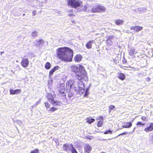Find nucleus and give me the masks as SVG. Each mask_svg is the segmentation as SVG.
<instances>
[{"instance_id":"obj_1","label":"nucleus","mask_w":153,"mask_h":153,"mask_svg":"<svg viewBox=\"0 0 153 153\" xmlns=\"http://www.w3.org/2000/svg\"><path fill=\"white\" fill-rule=\"evenodd\" d=\"M72 71L76 74L75 79L77 80V86L76 87L74 80H69L66 82V85L68 89H70L74 88L76 92L80 94L84 93L85 91L84 82L88 81L86 72L84 67L82 65H74L71 67Z\"/></svg>"},{"instance_id":"obj_2","label":"nucleus","mask_w":153,"mask_h":153,"mask_svg":"<svg viewBox=\"0 0 153 153\" xmlns=\"http://www.w3.org/2000/svg\"><path fill=\"white\" fill-rule=\"evenodd\" d=\"M57 57L64 61H71L73 56V51L68 48H61L57 50Z\"/></svg>"},{"instance_id":"obj_3","label":"nucleus","mask_w":153,"mask_h":153,"mask_svg":"<svg viewBox=\"0 0 153 153\" xmlns=\"http://www.w3.org/2000/svg\"><path fill=\"white\" fill-rule=\"evenodd\" d=\"M67 5L72 8H76L80 7L82 2L79 0H67Z\"/></svg>"},{"instance_id":"obj_4","label":"nucleus","mask_w":153,"mask_h":153,"mask_svg":"<svg viewBox=\"0 0 153 153\" xmlns=\"http://www.w3.org/2000/svg\"><path fill=\"white\" fill-rule=\"evenodd\" d=\"M63 149L64 150L68 153H78L77 152L74 148L72 144H64L63 146Z\"/></svg>"},{"instance_id":"obj_5","label":"nucleus","mask_w":153,"mask_h":153,"mask_svg":"<svg viewBox=\"0 0 153 153\" xmlns=\"http://www.w3.org/2000/svg\"><path fill=\"white\" fill-rule=\"evenodd\" d=\"M106 8L101 5H97L93 7L91 10L92 13H101L105 11Z\"/></svg>"},{"instance_id":"obj_6","label":"nucleus","mask_w":153,"mask_h":153,"mask_svg":"<svg viewBox=\"0 0 153 153\" xmlns=\"http://www.w3.org/2000/svg\"><path fill=\"white\" fill-rule=\"evenodd\" d=\"M54 95H52L49 93H48L47 94V98L51 104L54 105H59L60 102L58 101H55L53 99Z\"/></svg>"},{"instance_id":"obj_7","label":"nucleus","mask_w":153,"mask_h":153,"mask_svg":"<svg viewBox=\"0 0 153 153\" xmlns=\"http://www.w3.org/2000/svg\"><path fill=\"white\" fill-rule=\"evenodd\" d=\"M143 29V27H142L139 26H132L130 28V30H133L134 31L136 32L142 30Z\"/></svg>"},{"instance_id":"obj_8","label":"nucleus","mask_w":153,"mask_h":153,"mask_svg":"<svg viewBox=\"0 0 153 153\" xmlns=\"http://www.w3.org/2000/svg\"><path fill=\"white\" fill-rule=\"evenodd\" d=\"M85 152L87 153H89L92 150V148L90 145L86 144L84 147Z\"/></svg>"},{"instance_id":"obj_9","label":"nucleus","mask_w":153,"mask_h":153,"mask_svg":"<svg viewBox=\"0 0 153 153\" xmlns=\"http://www.w3.org/2000/svg\"><path fill=\"white\" fill-rule=\"evenodd\" d=\"M29 62L28 60L25 58H24L22 59L21 62V65L24 67H26L28 65Z\"/></svg>"},{"instance_id":"obj_10","label":"nucleus","mask_w":153,"mask_h":153,"mask_svg":"<svg viewBox=\"0 0 153 153\" xmlns=\"http://www.w3.org/2000/svg\"><path fill=\"white\" fill-rule=\"evenodd\" d=\"M153 130V123H151L149 126L145 128L144 131L146 132H148Z\"/></svg>"},{"instance_id":"obj_11","label":"nucleus","mask_w":153,"mask_h":153,"mask_svg":"<svg viewBox=\"0 0 153 153\" xmlns=\"http://www.w3.org/2000/svg\"><path fill=\"white\" fill-rule=\"evenodd\" d=\"M21 92V91L20 89H17L16 90L10 89V94L11 95L20 94Z\"/></svg>"},{"instance_id":"obj_12","label":"nucleus","mask_w":153,"mask_h":153,"mask_svg":"<svg viewBox=\"0 0 153 153\" xmlns=\"http://www.w3.org/2000/svg\"><path fill=\"white\" fill-rule=\"evenodd\" d=\"M135 50L133 48H131L129 51V54L132 58H134L135 56L134 54L136 53Z\"/></svg>"},{"instance_id":"obj_13","label":"nucleus","mask_w":153,"mask_h":153,"mask_svg":"<svg viewBox=\"0 0 153 153\" xmlns=\"http://www.w3.org/2000/svg\"><path fill=\"white\" fill-rule=\"evenodd\" d=\"M59 66H56L52 68L50 71L49 72V76H51L52 75L53 73L56 70L59 68Z\"/></svg>"},{"instance_id":"obj_14","label":"nucleus","mask_w":153,"mask_h":153,"mask_svg":"<svg viewBox=\"0 0 153 153\" xmlns=\"http://www.w3.org/2000/svg\"><path fill=\"white\" fill-rule=\"evenodd\" d=\"M132 123L130 122H127L124 123L122 125V127L123 128H130L132 126Z\"/></svg>"},{"instance_id":"obj_15","label":"nucleus","mask_w":153,"mask_h":153,"mask_svg":"<svg viewBox=\"0 0 153 153\" xmlns=\"http://www.w3.org/2000/svg\"><path fill=\"white\" fill-rule=\"evenodd\" d=\"M124 21L122 19H117L115 21V23L117 25H120L123 24Z\"/></svg>"},{"instance_id":"obj_16","label":"nucleus","mask_w":153,"mask_h":153,"mask_svg":"<svg viewBox=\"0 0 153 153\" xmlns=\"http://www.w3.org/2000/svg\"><path fill=\"white\" fill-rule=\"evenodd\" d=\"M118 77L121 80H124L125 78V76L124 74L121 73L118 74Z\"/></svg>"},{"instance_id":"obj_17","label":"nucleus","mask_w":153,"mask_h":153,"mask_svg":"<svg viewBox=\"0 0 153 153\" xmlns=\"http://www.w3.org/2000/svg\"><path fill=\"white\" fill-rule=\"evenodd\" d=\"M81 56L80 55H78L74 58V59L75 62H79L81 60Z\"/></svg>"},{"instance_id":"obj_18","label":"nucleus","mask_w":153,"mask_h":153,"mask_svg":"<svg viewBox=\"0 0 153 153\" xmlns=\"http://www.w3.org/2000/svg\"><path fill=\"white\" fill-rule=\"evenodd\" d=\"M93 43V41H90L86 44V46L88 49H90L91 47V46Z\"/></svg>"},{"instance_id":"obj_19","label":"nucleus","mask_w":153,"mask_h":153,"mask_svg":"<svg viewBox=\"0 0 153 153\" xmlns=\"http://www.w3.org/2000/svg\"><path fill=\"white\" fill-rule=\"evenodd\" d=\"M61 89L59 91V93L60 94H63V96H64L65 95V88L64 87H62L61 88Z\"/></svg>"},{"instance_id":"obj_20","label":"nucleus","mask_w":153,"mask_h":153,"mask_svg":"<svg viewBox=\"0 0 153 153\" xmlns=\"http://www.w3.org/2000/svg\"><path fill=\"white\" fill-rule=\"evenodd\" d=\"M51 66V65L50 63L49 62H47L45 65V67L46 69H49L50 68Z\"/></svg>"},{"instance_id":"obj_21","label":"nucleus","mask_w":153,"mask_h":153,"mask_svg":"<svg viewBox=\"0 0 153 153\" xmlns=\"http://www.w3.org/2000/svg\"><path fill=\"white\" fill-rule=\"evenodd\" d=\"M88 6L87 5H85L83 6H82V10L86 11L87 10Z\"/></svg>"},{"instance_id":"obj_22","label":"nucleus","mask_w":153,"mask_h":153,"mask_svg":"<svg viewBox=\"0 0 153 153\" xmlns=\"http://www.w3.org/2000/svg\"><path fill=\"white\" fill-rule=\"evenodd\" d=\"M103 123L102 121H100L98 122L97 123V125L98 127H101L102 126Z\"/></svg>"},{"instance_id":"obj_23","label":"nucleus","mask_w":153,"mask_h":153,"mask_svg":"<svg viewBox=\"0 0 153 153\" xmlns=\"http://www.w3.org/2000/svg\"><path fill=\"white\" fill-rule=\"evenodd\" d=\"M144 124V123H143L140 122H138L137 123V125L139 127H141V125H142V126H143Z\"/></svg>"},{"instance_id":"obj_24","label":"nucleus","mask_w":153,"mask_h":153,"mask_svg":"<svg viewBox=\"0 0 153 153\" xmlns=\"http://www.w3.org/2000/svg\"><path fill=\"white\" fill-rule=\"evenodd\" d=\"M38 35L37 32L35 30L32 33V35L33 36H35Z\"/></svg>"},{"instance_id":"obj_25","label":"nucleus","mask_w":153,"mask_h":153,"mask_svg":"<svg viewBox=\"0 0 153 153\" xmlns=\"http://www.w3.org/2000/svg\"><path fill=\"white\" fill-rule=\"evenodd\" d=\"M16 122L18 125H19L20 126H21L22 125V123L21 121L19 120H17Z\"/></svg>"},{"instance_id":"obj_26","label":"nucleus","mask_w":153,"mask_h":153,"mask_svg":"<svg viewBox=\"0 0 153 153\" xmlns=\"http://www.w3.org/2000/svg\"><path fill=\"white\" fill-rule=\"evenodd\" d=\"M141 119L142 120L145 121H148L147 118L145 116L142 117Z\"/></svg>"},{"instance_id":"obj_27","label":"nucleus","mask_w":153,"mask_h":153,"mask_svg":"<svg viewBox=\"0 0 153 153\" xmlns=\"http://www.w3.org/2000/svg\"><path fill=\"white\" fill-rule=\"evenodd\" d=\"M95 121V120L93 119H89L87 122L89 123H91L94 122Z\"/></svg>"},{"instance_id":"obj_28","label":"nucleus","mask_w":153,"mask_h":153,"mask_svg":"<svg viewBox=\"0 0 153 153\" xmlns=\"http://www.w3.org/2000/svg\"><path fill=\"white\" fill-rule=\"evenodd\" d=\"M89 88H87L86 90L85 91V96H87L88 94V91L89 90Z\"/></svg>"},{"instance_id":"obj_29","label":"nucleus","mask_w":153,"mask_h":153,"mask_svg":"<svg viewBox=\"0 0 153 153\" xmlns=\"http://www.w3.org/2000/svg\"><path fill=\"white\" fill-rule=\"evenodd\" d=\"M112 132V131L111 130H108L107 131L104 133L105 134H111Z\"/></svg>"},{"instance_id":"obj_30","label":"nucleus","mask_w":153,"mask_h":153,"mask_svg":"<svg viewBox=\"0 0 153 153\" xmlns=\"http://www.w3.org/2000/svg\"><path fill=\"white\" fill-rule=\"evenodd\" d=\"M43 40L42 39L39 40V41H38L37 45H40V44H42L43 42Z\"/></svg>"},{"instance_id":"obj_31","label":"nucleus","mask_w":153,"mask_h":153,"mask_svg":"<svg viewBox=\"0 0 153 153\" xmlns=\"http://www.w3.org/2000/svg\"><path fill=\"white\" fill-rule=\"evenodd\" d=\"M68 96L70 99H72L73 94L71 93H69Z\"/></svg>"},{"instance_id":"obj_32","label":"nucleus","mask_w":153,"mask_h":153,"mask_svg":"<svg viewBox=\"0 0 153 153\" xmlns=\"http://www.w3.org/2000/svg\"><path fill=\"white\" fill-rule=\"evenodd\" d=\"M111 39H108L106 41V42L108 44H109V43L110 42L109 44L110 45H111L112 43V42H111Z\"/></svg>"},{"instance_id":"obj_33","label":"nucleus","mask_w":153,"mask_h":153,"mask_svg":"<svg viewBox=\"0 0 153 153\" xmlns=\"http://www.w3.org/2000/svg\"><path fill=\"white\" fill-rule=\"evenodd\" d=\"M37 149H36L35 150L31 152L30 153H39Z\"/></svg>"},{"instance_id":"obj_34","label":"nucleus","mask_w":153,"mask_h":153,"mask_svg":"<svg viewBox=\"0 0 153 153\" xmlns=\"http://www.w3.org/2000/svg\"><path fill=\"white\" fill-rule=\"evenodd\" d=\"M45 107L47 108H48L50 107V105L48 102H45Z\"/></svg>"},{"instance_id":"obj_35","label":"nucleus","mask_w":153,"mask_h":153,"mask_svg":"<svg viewBox=\"0 0 153 153\" xmlns=\"http://www.w3.org/2000/svg\"><path fill=\"white\" fill-rule=\"evenodd\" d=\"M56 110V108L54 107H52L50 108L49 111H54Z\"/></svg>"},{"instance_id":"obj_36","label":"nucleus","mask_w":153,"mask_h":153,"mask_svg":"<svg viewBox=\"0 0 153 153\" xmlns=\"http://www.w3.org/2000/svg\"><path fill=\"white\" fill-rule=\"evenodd\" d=\"M115 106L113 105H110L109 107V109L112 110L113 109L115 108Z\"/></svg>"},{"instance_id":"obj_37","label":"nucleus","mask_w":153,"mask_h":153,"mask_svg":"<svg viewBox=\"0 0 153 153\" xmlns=\"http://www.w3.org/2000/svg\"><path fill=\"white\" fill-rule=\"evenodd\" d=\"M127 132H123V133H122V134H119L116 137H115V138H117V137H118L119 136H120V135H124V134H127Z\"/></svg>"},{"instance_id":"obj_38","label":"nucleus","mask_w":153,"mask_h":153,"mask_svg":"<svg viewBox=\"0 0 153 153\" xmlns=\"http://www.w3.org/2000/svg\"><path fill=\"white\" fill-rule=\"evenodd\" d=\"M33 15L35 16L36 14V11L35 10L33 11L32 12Z\"/></svg>"},{"instance_id":"obj_39","label":"nucleus","mask_w":153,"mask_h":153,"mask_svg":"<svg viewBox=\"0 0 153 153\" xmlns=\"http://www.w3.org/2000/svg\"><path fill=\"white\" fill-rule=\"evenodd\" d=\"M146 80L148 82H150V81L151 79L149 77H147V78H146Z\"/></svg>"},{"instance_id":"obj_40","label":"nucleus","mask_w":153,"mask_h":153,"mask_svg":"<svg viewBox=\"0 0 153 153\" xmlns=\"http://www.w3.org/2000/svg\"><path fill=\"white\" fill-rule=\"evenodd\" d=\"M40 102V101H38L34 105L35 106H36L39 103V102Z\"/></svg>"},{"instance_id":"obj_41","label":"nucleus","mask_w":153,"mask_h":153,"mask_svg":"<svg viewBox=\"0 0 153 153\" xmlns=\"http://www.w3.org/2000/svg\"><path fill=\"white\" fill-rule=\"evenodd\" d=\"M99 120H101L102 121L103 120V117L102 116H100L99 117Z\"/></svg>"},{"instance_id":"obj_42","label":"nucleus","mask_w":153,"mask_h":153,"mask_svg":"<svg viewBox=\"0 0 153 153\" xmlns=\"http://www.w3.org/2000/svg\"><path fill=\"white\" fill-rule=\"evenodd\" d=\"M68 16H75L74 14H68Z\"/></svg>"},{"instance_id":"obj_43","label":"nucleus","mask_w":153,"mask_h":153,"mask_svg":"<svg viewBox=\"0 0 153 153\" xmlns=\"http://www.w3.org/2000/svg\"><path fill=\"white\" fill-rule=\"evenodd\" d=\"M125 68H124V69H126V68H127V67H125Z\"/></svg>"},{"instance_id":"obj_44","label":"nucleus","mask_w":153,"mask_h":153,"mask_svg":"<svg viewBox=\"0 0 153 153\" xmlns=\"http://www.w3.org/2000/svg\"><path fill=\"white\" fill-rule=\"evenodd\" d=\"M3 53V52H1V54H2Z\"/></svg>"},{"instance_id":"obj_45","label":"nucleus","mask_w":153,"mask_h":153,"mask_svg":"<svg viewBox=\"0 0 153 153\" xmlns=\"http://www.w3.org/2000/svg\"><path fill=\"white\" fill-rule=\"evenodd\" d=\"M102 153H105L104 152H102Z\"/></svg>"},{"instance_id":"obj_46","label":"nucleus","mask_w":153,"mask_h":153,"mask_svg":"<svg viewBox=\"0 0 153 153\" xmlns=\"http://www.w3.org/2000/svg\"><path fill=\"white\" fill-rule=\"evenodd\" d=\"M111 111L110 110H109V112H110Z\"/></svg>"}]
</instances>
